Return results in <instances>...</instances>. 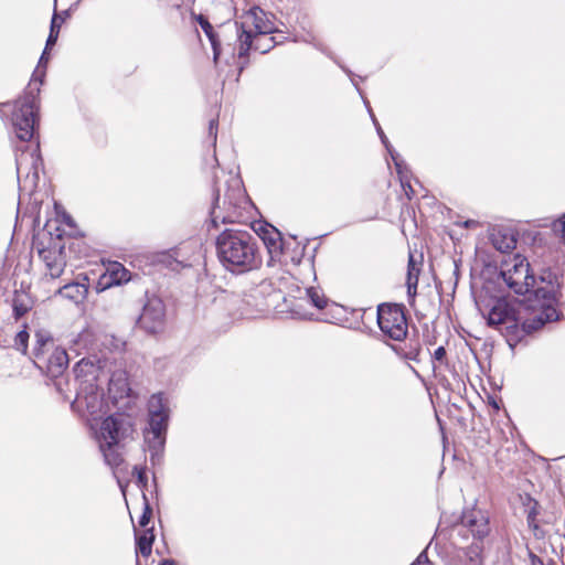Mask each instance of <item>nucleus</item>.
<instances>
[{"label":"nucleus","mask_w":565,"mask_h":565,"mask_svg":"<svg viewBox=\"0 0 565 565\" xmlns=\"http://www.w3.org/2000/svg\"><path fill=\"white\" fill-rule=\"evenodd\" d=\"M557 318V311L552 306L535 308L525 301L504 299L495 300L487 313L488 324L512 339H521Z\"/></svg>","instance_id":"nucleus-1"},{"label":"nucleus","mask_w":565,"mask_h":565,"mask_svg":"<svg viewBox=\"0 0 565 565\" xmlns=\"http://www.w3.org/2000/svg\"><path fill=\"white\" fill-rule=\"evenodd\" d=\"M216 254L223 267L244 274L262 265L257 238L247 231L225 228L215 241Z\"/></svg>","instance_id":"nucleus-2"},{"label":"nucleus","mask_w":565,"mask_h":565,"mask_svg":"<svg viewBox=\"0 0 565 565\" xmlns=\"http://www.w3.org/2000/svg\"><path fill=\"white\" fill-rule=\"evenodd\" d=\"M217 175H214L212 204L210 218L206 222L207 231L217 228L218 225L238 222L242 210L252 204L244 189L243 181L237 175H230L226 180V191L221 204V188L217 185Z\"/></svg>","instance_id":"nucleus-3"},{"label":"nucleus","mask_w":565,"mask_h":565,"mask_svg":"<svg viewBox=\"0 0 565 565\" xmlns=\"http://www.w3.org/2000/svg\"><path fill=\"white\" fill-rule=\"evenodd\" d=\"M306 246L291 250L288 256V263L298 266V276L302 285H308L310 281L318 279V274L315 265L316 253H318V245L312 247V255L305 257ZM310 305L312 309H318V291L313 286L305 287V296H300L290 306L291 317L300 320H315V312L308 311L305 307Z\"/></svg>","instance_id":"nucleus-4"},{"label":"nucleus","mask_w":565,"mask_h":565,"mask_svg":"<svg viewBox=\"0 0 565 565\" xmlns=\"http://www.w3.org/2000/svg\"><path fill=\"white\" fill-rule=\"evenodd\" d=\"M234 26L237 34V41L239 42L238 58L245 60L238 66L239 76L248 64V45H250V39L255 38V35L271 34L275 32V26L267 18L266 12L259 7H252L249 10L244 12L239 20L235 21Z\"/></svg>","instance_id":"nucleus-5"},{"label":"nucleus","mask_w":565,"mask_h":565,"mask_svg":"<svg viewBox=\"0 0 565 565\" xmlns=\"http://www.w3.org/2000/svg\"><path fill=\"white\" fill-rule=\"evenodd\" d=\"M39 86L29 84L23 96L15 102L12 114V126L17 138L21 141H31L39 127L40 109Z\"/></svg>","instance_id":"nucleus-6"},{"label":"nucleus","mask_w":565,"mask_h":565,"mask_svg":"<svg viewBox=\"0 0 565 565\" xmlns=\"http://www.w3.org/2000/svg\"><path fill=\"white\" fill-rule=\"evenodd\" d=\"M507 286L515 294H526L535 282V278L530 274V264L525 257L513 255L504 259L500 271Z\"/></svg>","instance_id":"nucleus-7"},{"label":"nucleus","mask_w":565,"mask_h":565,"mask_svg":"<svg viewBox=\"0 0 565 565\" xmlns=\"http://www.w3.org/2000/svg\"><path fill=\"white\" fill-rule=\"evenodd\" d=\"M377 323L381 331L395 341L403 340L407 334V320L404 309L399 305L379 306Z\"/></svg>","instance_id":"nucleus-8"},{"label":"nucleus","mask_w":565,"mask_h":565,"mask_svg":"<svg viewBox=\"0 0 565 565\" xmlns=\"http://www.w3.org/2000/svg\"><path fill=\"white\" fill-rule=\"evenodd\" d=\"M254 232L267 249L269 255L268 266H274L276 262L284 265L288 264V256L291 250L284 241L281 233L274 225L264 222L254 227Z\"/></svg>","instance_id":"nucleus-9"},{"label":"nucleus","mask_w":565,"mask_h":565,"mask_svg":"<svg viewBox=\"0 0 565 565\" xmlns=\"http://www.w3.org/2000/svg\"><path fill=\"white\" fill-rule=\"evenodd\" d=\"M43 166L40 152V142L31 151H22L15 158L17 177L19 188H35L39 181V171Z\"/></svg>","instance_id":"nucleus-10"},{"label":"nucleus","mask_w":565,"mask_h":565,"mask_svg":"<svg viewBox=\"0 0 565 565\" xmlns=\"http://www.w3.org/2000/svg\"><path fill=\"white\" fill-rule=\"evenodd\" d=\"M134 430V423L130 415L114 413L102 422L100 443L120 445L132 435Z\"/></svg>","instance_id":"nucleus-11"},{"label":"nucleus","mask_w":565,"mask_h":565,"mask_svg":"<svg viewBox=\"0 0 565 565\" xmlns=\"http://www.w3.org/2000/svg\"><path fill=\"white\" fill-rule=\"evenodd\" d=\"M109 358L88 355L75 363L73 372L79 386L88 384H103V376L108 372Z\"/></svg>","instance_id":"nucleus-12"},{"label":"nucleus","mask_w":565,"mask_h":565,"mask_svg":"<svg viewBox=\"0 0 565 565\" xmlns=\"http://www.w3.org/2000/svg\"><path fill=\"white\" fill-rule=\"evenodd\" d=\"M106 376H103V386L107 385L108 395L113 402L117 403L119 399L130 396L132 390L128 382V374L121 363H117L116 360L109 358Z\"/></svg>","instance_id":"nucleus-13"},{"label":"nucleus","mask_w":565,"mask_h":565,"mask_svg":"<svg viewBox=\"0 0 565 565\" xmlns=\"http://www.w3.org/2000/svg\"><path fill=\"white\" fill-rule=\"evenodd\" d=\"M166 307L163 301L156 297L147 296L141 313L137 319V326L147 333H157L164 324Z\"/></svg>","instance_id":"nucleus-14"},{"label":"nucleus","mask_w":565,"mask_h":565,"mask_svg":"<svg viewBox=\"0 0 565 565\" xmlns=\"http://www.w3.org/2000/svg\"><path fill=\"white\" fill-rule=\"evenodd\" d=\"M33 363L43 374L54 380L65 373L70 359L65 349L55 347L43 355H36V359H33Z\"/></svg>","instance_id":"nucleus-15"},{"label":"nucleus","mask_w":565,"mask_h":565,"mask_svg":"<svg viewBox=\"0 0 565 565\" xmlns=\"http://www.w3.org/2000/svg\"><path fill=\"white\" fill-rule=\"evenodd\" d=\"M170 409L166 405L162 393L153 394L148 403V427L145 433L167 435Z\"/></svg>","instance_id":"nucleus-16"},{"label":"nucleus","mask_w":565,"mask_h":565,"mask_svg":"<svg viewBox=\"0 0 565 565\" xmlns=\"http://www.w3.org/2000/svg\"><path fill=\"white\" fill-rule=\"evenodd\" d=\"M52 236V233L49 232ZM61 233L56 237H50L49 245H45L39 237L33 238V246L36 248L39 256L45 262L52 276H58L62 273L61 266L56 263V254L61 255L64 246L61 244Z\"/></svg>","instance_id":"nucleus-17"},{"label":"nucleus","mask_w":565,"mask_h":565,"mask_svg":"<svg viewBox=\"0 0 565 565\" xmlns=\"http://www.w3.org/2000/svg\"><path fill=\"white\" fill-rule=\"evenodd\" d=\"M103 384H88L78 386L76 402L84 403L89 415L95 416L103 409Z\"/></svg>","instance_id":"nucleus-18"},{"label":"nucleus","mask_w":565,"mask_h":565,"mask_svg":"<svg viewBox=\"0 0 565 565\" xmlns=\"http://www.w3.org/2000/svg\"><path fill=\"white\" fill-rule=\"evenodd\" d=\"M264 289L265 285H260L259 288H255L244 295L239 309L245 318H255L257 315H263L269 310V301L265 298L259 299Z\"/></svg>","instance_id":"nucleus-19"},{"label":"nucleus","mask_w":565,"mask_h":565,"mask_svg":"<svg viewBox=\"0 0 565 565\" xmlns=\"http://www.w3.org/2000/svg\"><path fill=\"white\" fill-rule=\"evenodd\" d=\"M129 280V271L119 263H115L108 274L100 277L97 289L105 290L113 286H119Z\"/></svg>","instance_id":"nucleus-20"},{"label":"nucleus","mask_w":565,"mask_h":565,"mask_svg":"<svg viewBox=\"0 0 565 565\" xmlns=\"http://www.w3.org/2000/svg\"><path fill=\"white\" fill-rule=\"evenodd\" d=\"M462 524L479 539L484 537L489 532L488 521L480 511L473 510L463 513Z\"/></svg>","instance_id":"nucleus-21"},{"label":"nucleus","mask_w":565,"mask_h":565,"mask_svg":"<svg viewBox=\"0 0 565 565\" xmlns=\"http://www.w3.org/2000/svg\"><path fill=\"white\" fill-rule=\"evenodd\" d=\"M194 19L198 22V24L203 30L204 34L209 39L211 43V47L213 51V61L214 63H217L221 56L222 47H221V41L218 38L217 32L214 30L213 25L209 21V19L203 14H194Z\"/></svg>","instance_id":"nucleus-22"},{"label":"nucleus","mask_w":565,"mask_h":565,"mask_svg":"<svg viewBox=\"0 0 565 565\" xmlns=\"http://www.w3.org/2000/svg\"><path fill=\"white\" fill-rule=\"evenodd\" d=\"M154 539L153 526L141 532L135 531L136 554H140L143 557L150 556Z\"/></svg>","instance_id":"nucleus-23"},{"label":"nucleus","mask_w":565,"mask_h":565,"mask_svg":"<svg viewBox=\"0 0 565 565\" xmlns=\"http://www.w3.org/2000/svg\"><path fill=\"white\" fill-rule=\"evenodd\" d=\"M35 342L32 349V358L36 359V355H43L54 349L55 342L51 333L46 330H38L34 334Z\"/></svg>","instance_id":"nucleus-24"},{"label":"nucleus","mask_w":565,"mask_h":565,"mask_svg":"<svg viewBox=\"0 0 565 565\" xmlns=\"http://www.w3.org/2000/svg\"><path fill=\"white\" fill-rule=\"evenodd\" d=\"M57 294L75 303H79L86 298L87 287L84 284L70 282L61 287Z\"/></svg>","instance_id":"nucleus-25"},{"label":"nucleus","mask_w":565,"mask_h":565,"mask_svg":"<svg viewBox=\"0 0 565 565\" xmlns=\"http://www.w3.org/2000/svg\"><path fill=\"white\" fill-rule=\"evenodd\" d=\"M179 250L177 247L162 250L156 255L154 262L166 268L177 271L184 267L185 264L178 259Z\"/></svg>","instance_id":"nucleus-26"},{"label":"nucleus","mask_w":565,"mask_h":565,"mask_svg":"<svg viewBox=\"0 0 565 565\" xmlns=\"http://www.w3.org/2000/svg\"><path fill=\"white\" fill-rule=\"evenodd\" d=\"M119 446L120 445L99 443V449L103 454L104 460L110 468H117L124 462L122 455L118 450Z\"/></svg>","instance_id":"nucleus-27"},{"label":"nucleus","mask_w":565,"mask_h":565,"mask_svg":"<svg viewBox=\"0 0 565 565\" xmlns=\"http://www.w3.org/2000/svg\"><path fill=\"white\" fill-rule=\"evenodd\" d=\"M32 309V301L28 294L15 291L12 299V312L15 320L21 319Z\"/></svg>","instance_id":"nucleus-28"},{"label":"nucleus","mask_w":565,"mask_h":565,"mask_svg":"<svg viewBox=\"0 0 565 565\" xmlns=\"http://www.w3.org/2000/svg\"><path fill=\"white\" fill-rule=\"evenodd\" d=\"M420 262H417L413 254H409L408 268H407V294L409 298L416 295Z\"/></svg>","instance_id":"nucleus-29"},{"label":"nucleus","mask_w":565,"mask_h":565,"mask_svg":"<svg viewBox=\"0 0 565 565\" xmlns=\"http://www.w3.org/2000/svg\"><path fill=\"white\" fill-rule=\"evenodd\" d=\"M217 128H218V119L212 118L209 121L207 128V138L211 141V147L213 148V153L211 157L204 159L205 166H211L212 168L218 167V160L215 152L216 140H217Z\"/></svg>","instance_id":"nucleus-30"},{"label":"nucleus","mask_w":565,"mask_h":565,"mask_svg":"<svg viewBox=\"0 0 565 565\" xmlns=\"http://www.w3.org/2000/svg\"><path fill=\"white\" fill-rule=\"evenodd\" d=\"M249 43V52L255 51L260 54L268 53L276 45V41L270 34L255 35V38L250 39Z\"/></svg>","instance_id":"nucleus-31"},{"label":"nucleus","mask_w":565,"mask_h":565,"mask_svg":"<svg viewBox=\"0 0 565 565\" xmlns=\"http://www.w3.org/2000/svg\"><path fill=\"white\" fill-rule=\"evenodd\" d=\"M93 332L88 329H85L72 340V349L76 351L77 354H81L82 350H85L87 353H89L92 350L90 347L93 344Z\"/></svg>","instance_id":"nucleus-32"},{"label":"nucleus","mask_w":565,"mask_h":565,"mask_svg":"<svg viewBox=\"0 0 565 565\" xmlns=\"http://www.w3.org/2000/svg\"><path fill=\"white\" fill-rule=\"evenodd\" d=\"M491 242L495 249L507 253L515 247V239L512 235L502 234L501 232H493L491 234Z\"/></svg>","instance_id":"nucleus-33"},{"label":"nucleus","mask_w":565,"mask_h":565,"mask_svg":"<svg viewBox=\"0 0 565 565\" xmlns=\"http://www.w3.org/2000/svg\"><path fill=\"white\" fill-rule=\"evenodd\" d=\"M47 50L49 49H46V47L44 49V51L39 60V65L32 74V77H31V81L29 84H32L33 86L41 87V85L44 83V78L46 75V62L49 60V57L46 55Z\"/></svg>","instance_id":"nucleus-34"},{"label":"nucleus","mask_w":565,"mask_h":565,"mask_svg":"<svg viewBox=\"0 0 565 565\" xmlns=\"http://www.w3.org/2000/svg\"><path fill=\"white\" fill-rule=\"evenodd\" d=\"M167 435L145 433L148 451H164Z\"/></svg>","instance_id":"nucleus-35"},{"label":"nucleus","mask_w":565,"mask_h":565,"mask_svg":"<svg viewBox=\"0 0 565 565\" xmlns=\"http://www.w3.org/2000/svg\"><path fill=\"white\" fill-rule=\"evenodd\" d=\"M57 20H58V14L55 10L53 13L52 20H51L50 33H49V36H47L46 43H45L46 49L52 47L57 42L61 25L63 23V18H61V21H57Z\"/></svg>","instance_id":"nucleus-36"},{"label":"nucleus","mask_w":565,"mask_h":565,"mask_svg":"<svg viewBox=\"0 0 565 565\" xmlns=\"http://www.w3.org/2000/svg\"><path fill=\"white\" fill-rule=\"evenodd\" d=\"M142 501H143V509H142V513L139 518L138 524L141 529L146 530V529H149L148 525L151 521L153 511H152V507H151L146 493H143Z\"/></svg>","instance_id":"nucleus-37"},{"label":"nucleus","mask_w":565,"mask_h":565,"mask_svg":"<svg viewBox=\"0 0 565 565\" xmlns=\"http://www.w3.org/2000/svg\"><path fill=\"white\" fill-rule=\"evenodd\" d=\"M132 475L136 478V484L140 488L142 494L148 487L147 468L145 466H135Z\"/></svg>","instance_id":"nucleus-38"},{"label":"nucleus","mask_w":565,"mask_h":565,"mask_svg":"<svg viewBox=\"0 0 565 565\" xmlns=\"http://www.w3.org/2000/svg\"><path fill=\"white\" fill-rule=\"evenodd\" d=\"M29 332L26 329L20 330L14 338V348L19 351H21L23 354H26L28 352V344H29Z\"/></svg>","instance_id":"nucleus-39"},{"label":"nucleus","mask_w":565,"mask_h":565,"mask_svg":"<svg viewBox=\"0 0 565 565\" xmlns=\"http://www.w3.org/2000/svg\"><path fill=\"white\" fill-rule=\"evenodd\" d=\"M319 306H320V319L323 317H327V310L330 309L331 311H334L337 315H342L343 312V307L341 306H338L337 303H330V301L328 299H326L324 297H320V302H319Z\"/></svg>","instance_id":"nucleus-40"},{"label":"nucleus","mask_w":565,"mask_h":565,"mask_svg":"<svg viewBox=\"0 0 565 565\" xmlns=\"http://www.w3.org/2000/svg\"><path fill=\"white\" fill-rule=\"evenodd\" d=\"M149 455L151 465L156 466L161 462L163 451H149Z\"/></svg>","instance_id":"nucleus-41"},{"label":"nucleus","mask_w":565,"mask_h":565,"mask_svg":"<svg viewBox=\"0 0 565 565\" xmlns=\"http://www.w3.org/2000/svg\"><path fill=\"white\" fill-rule=\"evenodd\" d=\"M445 356H446V350L444 349V347H439L435 350V352H434L435 360L443 362Z\"/></svg>","instance_id":"nucleus-42"},{"label":"nucleus","mask_w":565,"mask_h":565,"mask_svg":"<svg viewBox=\"0 0 565 565\" xmlns=\"http://www.w3.org/2000/svg\"><path fill=\"white\" fill-rule=\"evenodd\" d=\"M555 231L565 232V214L554 224Z\"/></svg>","instance_id":"nucleus-43"},{"label":"nucleus","mask_w":565,"mask_h":565,"mask_svg":"<svg viewBox=\"0 0 565 565\" xmlns=\"http://www.w3.org/2000/svg\"><path fill=\"white\" fill-rule=\"evenodd\" d=\"M57 14H58V20L57 21H61V18H63V22H64L65 19L71 17V11H70V9H67V10L62 11L61 13H57Z\"/></svg>","instance_id":"nucleus-44"},{"label":"nucleus","mask_w":565,"mask_h":565,"mask_svg":"<svg viewBox=\"0 0 565 565\" xmlns=\"http://www.w3.org/2000/svg\"><path fill=\"white\" fill-rule=\"evenodd\" d=\"M159 565H178V564L172 558H164V559L160 561Z\"/></svg>","instance_id":"nucleus-45"},{"label":"nucleus","mask_w":565,"mask_h":565,"mask_svg":"<svg viewBox=\"0 0 565 565\" xmlns=\"http://www.w3.org/2000/svg\"><path fill=\"white\" fill-rule=\"evenodd\" d=\"M377 131L380 134L382 142L387 147V138H386V136L384 135V132L382 131V129L380 127L377 128Z\"/></svg>","instance_id":"nucleus-46"},{"label":"nucleus","mask_w":565,"mask_h":565,"mask_svg":"<svg viewBox=\"0 0 565 565\" xmlns=\"http://www.w3.org/2000/svg\"><path fill=\"white\" fill-rule=\"evenodd\" d=\"M377 131L380 134L382 142L387 147V138H386V136L384 135V132L382 131V129L380 127L377 128Z\"/></svg>","instance_id":"nucleus-47"},{"label":"nucleus","mask_w":565,"mask_h":565,"mask_svg":"<svg viewBox=\"0 0 565 565\" xmlns=\"http://www.w3.org/2000/svg\"><path fill=\"white\" fill-rule=\"evenodd\" d=\"M424 561H427V556L425 553H422L418 557H417V562L418 563H422Z\"/></svg>","instance_id":"nucleus-48"},{"label":"nucleus","mask_w":565,"mask_h":565,"mask_svg":"<svg viewBox=\"0 0 565 565\" xmlns=\"http://www.w3.org/2000/svg\"><path fill=\"white\" fill-rule=\"evenodd\" d=\"M476 224H477V222H476V221H466V222L463 223L465 227H470V226L476 225Z\"/></svg>","instance_id":"nucleus-49"},{"label":"nucleus","mask_w":565,"mask_h":565,"mask_svg":"<svg viewBox=\"0 0 565 565\" xmlns=\"http://www.w3.org/2000/svg\"><path fill=\"white\" fill-rule=\"evenodd\" d=\"M66 223L68 225H73V223H74L73 218L70 215L66 216Z\"/></svg>","instance_id":"nucleus-50"},{"label":"nucleus","mask_w":565,"mask_h":565,"mask_svg":"<svg viewBox=\"0 0 565 565\" xmlns=\"http://www.w3.org/2000/svg\"><path fill=\"white\" fill-rule=\"evenodd\" d=\"M152 480H153L154 484H157V477L156 476H153Z\"/></svg>","instance_id":"nucleus-51"}]
</instances>
